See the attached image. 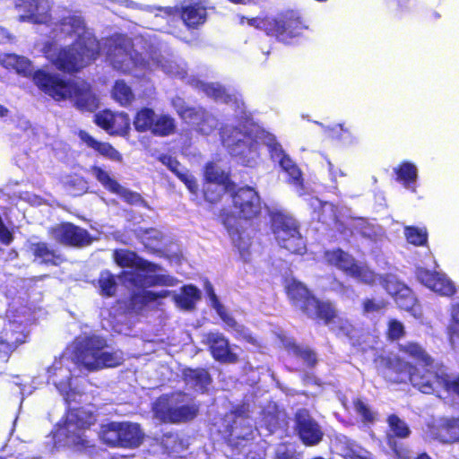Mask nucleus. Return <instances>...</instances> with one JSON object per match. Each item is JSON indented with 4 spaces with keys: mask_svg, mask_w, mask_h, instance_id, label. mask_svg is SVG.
I'll return each instance as SVG.
<instances>
[{
    "mask_svg": "<svg viewBox=\"0 0 459 459\" xmlns=\"http://www.w3.org/2000/svg\"><path fill=\"white\" fill-rule=\"evenodd\" d=\"M326 261L344 272L346 274L365 283H375L380 280L387 292L394 297L397 305L405 310L411 311L414 316H420V311L411 290L399 281L394 275H387L382 280L367 266L358 264L347 253L337 249L325 254Z\"/></svg>",
    "mask_w": 459,
    "mask_h": 459,
    "instance_id": "nucleus-3",
    "label": "nucleus"
},
{
    "mask_svg": "<svg viewBox=\"0 0 459 459\" xmlns=\"http://www.w3.org/2000/svg\"><path fill=\"white\" fill-rule=\"evenodd\" d=\"M244 20H247V23L251 26H255L260 30H263V27H262V22L264 21V18H251V19H248V18H245L244 16H242L240 18V22L241 23H244Z\"/></svg>",
    "mask_w": 459,
    "mask_h": 459,
    "instance_id": "nucleus-54",
    "label": "nucleus"
},
{
    "mask_svg": "<svg viewBox=\"0 0 459 459\" xmlns=\"http://www.w3.org/2000/svg\"><path fill=\"white\" fill-rule=\"evenodd\" d=\"M113 258L116 264L132 271L123 274L125 281L138 287L152 285H174L175 280L160 273V268L136 255L135 253L120 249L114 251Z\"/></svg>",
    "mask_w": 459,
    "mask_h": 459,
    "instance_id": "nucleus-7",
    "label": "nucleus"
},
{
    "mask_svg": "<svg viewBox=\"0 0 459 459\" xmlns=\"http://www.w3.org/2000/svg\"><path fill=\"white\" fill-rule=\"evenodd\" d=\"M397 180L401 182L403 186L411 192L416 191V182L418 178L417 167L408 161L403 162L395 169Z\"/></svg>",
    "mask_w": 459,
    "mask_h": 459,
    "instance_id": "nucleus-28",
    "label": "nucleus"
},
{
    "mask_svg": "<svg viewBox=\"0 0 459 459\" xmlns=\"http://www.w3.org/2000/svg\"><path fill=\"white\" fill-rule=\"evenodd\" d=\"M416 276L420 282L439 295L450 296L455 292L453 282L441 273L418 268Z\"/></svg>",
    "mask_w": 459,
    "mask_h": 459,
    "instance_id": "nucleus-16",
    "label": "nucleus"
},
{
    "mask_svg": "<svg viewBox=\"0 0 459 459\" xmlns=\"http://www.w3.org/2000/svg\"><path fill=\"white\" fill-rule=\"evenodd\" d=\"M153 413L162 422L177 423L192 420L197 408L190 403L187 395L178 393L160 397L153 405Z\"/></svg>",
    "mask_w": 459,
    "mask_h": 459,
    "instance_id": "nucleus-10",
    "label": "nucleus"
},
{
    "mask_svg": "<svg viewBox=\"0 0 459 459\" xmlns=\"http://www.w3.org/2000/svg\"><path fill=\"white\" fill-rule=\"evenodd\" d=\"M430 437L443 443L459 441V420L444 419L430 429Z\"/></svg>",
    "mask_w": 459,
    "mask_h": 459,
    "instance_id": "nucleus-25",
    "label": "nucleus"
},
{
    "mask_svg": "<svg viewBox=\"0 0 459 459\" xmlns=\"http://www.w3.org/2000/svg\"><path fill=\"white\" fill-rule=\"evenodd\" d=\"M91 173L96 179L108 190L122 196L128 203L134 204L140 201V196L137 194L132 193L121 186L109 174L100 167H92Z\"/></svg>",
    "mask_w": 459,
    "mask_h": 459,
    "instance_id": "nucleus-24",
    "label": "nucleus"
},
{
    "mask_svg": "<svg viewBox=\"0 0 459 459\" xmlns=\"http://www.w3.org/2000/svg\"><path fill=\"white\" fill-rule=\"evenodd\" d=\"M33 82L54 100H69L82 112L93 113L100 108V100L87 82L65 79L57 74L38 69L33 74Z\"/></svg>",
    "mask_w": 459,
    "mask_h": 459,
    "instance_id": "nucleus-4",
    "label": "nucleus"
},
{
    "mask_svg": "<svg viewBox=\"0 0 459 459\" xmlns=\"http://www.w3.org/2000/svg\"><path fill=\"white\" fill-rule=\"evenodd\" d=\"M275 459H299L296 457L292 452L289 450L281 451V448L277 451V455Z\"/></svg>",
    "mask_w": 459,
    "mask_h": 459,
    "instance_id": "nucleus-56",
    "label": "nucleus"
},
{
    "mask_svg": "<svg viewBox=\"0 0 459 459\" xmlns=\"http://www.w3.org/2000/svg\"><path fill=\"white\" fill-rule=\"evenodd\" d=\"M233 203L238 215L246 220L254 218L261 210L259 196L250 187L239 189L233 197Z\"/></svg>",
    "mask_w": 459,
    "mask_h": 459,
    "instance_id": "nucleus-15",
    "label": "nucleus"
},
{
    "mask_svg": "<svg viewBox=\"0 0 459 459\" xmlns=\"http://www.w3.org/2000/svg\"><path fill=\"white\" fill-rule=\"evenodd\" d=\"M345 459H372L371 455L354 443H350L343 451Z\"/></svg>",
    "mask_w": 459,
    "mask_h": 459,
    "instance_id": "nucleus-48",
    "label": "nucleus"
},
{
    "mask_svg": "<svg viewBox=\"0 0 459 459\" xmlns=\"http://www.w3.org/2000/svg\"><path fill=\"white\" fill-rule=\"evenodd\" d=\"M162 238V234L160 231L150 229L145 232V236L143 237V243L147 247H155L156 243H158Z\"/></svg>",
    "mask_w": 459,
    "mask_h": 459,
    "instance_id": "nucleus-50",
    "label": "nucleus"
},
{
    "mask_svg": "<svg viewBox=\"0 0 459 459\" xmlns=\"http://www.w3.org/2000/svg\"><path fill=\"white\" fill-rule=\"evenodd\" d=\"M206 292L210 299L211 306L216 310L221 320L224 322L228 331L232 332L236 338H242L248 342L255 343V340L248 333L247 329L239 325L230 315H229L225 307L220 304L217 297L210 284L206 286Z\"/></svg>",
    "mask_w": 459,
    "mask_h": 459,
    "instance_id": "nucleus-14",
    "label": "nucleus"
},
{
    "mask_svg": "<svg viewBox=\"0 0 459 459\" xmlns=\"http://www.w3.org/2000/svg\"><path fill=\"white\" fill-rule=\"evenodd\" d=\"M272 229L278 244L291 253L301 254L305 250V242L299 233L297 221L281 212L272 219Z\"/></svg>",
    "mask_w": 459,
    "mask_h": 459,
    "instance_id": "nucleus-12",
    "label": "nucleus"
},
{
    "mask_svg": "<svg viewBox=\"0 0 459 459\" xmlns=\"http://www.w3.org/2000/svg\"><path fill=\"white\" fill-rule=\"evenodd\" d=\"M45 57L59 71L76 73L98 58L100 47L95 39H82L75 44L61 48L56 41H48L42 49Z\"/></svg>",
    "mask_w": 459,
    "mask_h": 459,
    "instance_id": "nucleus-6",
    "label": "nucleus"
},
{
    "mask_svg": "<svg viewBox=\"0 0 459 459\" xmlns=\"http://www.w3.org/2000/svg\"><path fill=\"white\" fill-rule=\"evenodd\" d=\"M262 27L266 35L284 44H290L307 29L300 16L293 11H286L277 16L264 17Z\"/></svg>",
    "mask_w": 459,
    "mask_h": 459,
    "instance_id": "nucleus-8",
    "label": "nucleus"
},
{
    "mask_svg": "<svg viewBox=\"0 0 459 459\" xmlns=\"http://www.w3.org/2000/svg\"><path fill=\"white\" fill-rule=\"evenodd\" d=\"M123 352L111 351L104 339L97 336L77 339L72 347L48 368V381L53 384L66 402L75 396L74 385L80 364L89 371L119 366Z\"/></svg>",
    "mask_w": 459,
    "mask_h": 459,
    "instance_id": "nucleus-1",
    "label": "nucleus"
},
{
    "mask_svg": "<svg viewBox=\"0 0 459 459\" xmlns=\"http://www.w3.org/2000/svg\"><path fill=\"white\" fill-rule=\"evenodd\" d=\"M50 233L53 238L63 244L83 246L90 243L88 233L70 223L57 225L51 230Z\"/></svg>",
    "mask_w": 459,
    "mask_h": 459,
    "instance_id": "nucleus-18",
    "label": "nucleus"
},
{
    "mask_svg": "<svg viewBox=\"0 0 459 459\" xmlns=\"http://www.w3.org/2000/svg\"><path fill=\"white\" fill-rule=\"evenodd\" d=\"M99 285L101 294L106 296L114 295L117 289L115 278L109 272H103L100 273Z\"/></svg>",
    "mask_w": 459,
    "mask_h": 459,
    "instance_id": "nucleus-44",
    "label": "nucleus"
},
{
    "mask_svg": "<svg viewBox=\"0 0 459 459\" xmlns=\"http://www.w3.org/2000/svg\"><path fill=\"white\" fill-rule=\"evenodd\" d=\"M417 459H430L427 455H420Z\"/></svg>",
    "mask_w": 459,
    "mask_h": 459,
    "instance_id": "nucleus-64",
    "label": "nucleus"
},
{
    "mask_svg": "<svg viewBox=\"0 0 459 459\" xmlns=\"http://www.w3.org/2000/svg\"><path fill=\"white\" fill-rule=\"evenodd\" d=\"M355 225L356 227H359V231L364 237L375 241L379 239L384 234V230L381 227L368 223L361 219L355 221Z\"/></svg>",
    "mask_w": 459,
    "mask_h": 459,
    "instance_id": "nucleus-41",
    "label": "nucleus"
},
{
    "mask_svg": "<svg viewBox=\"0 0 459 459\" xmlns=\"http://www.w3.org/2000/svg\"><path fill=\"white\" fill-rule=\"evenodd\" d=\"M384 307H385V302H383V301H376L374 299H368L364 302V310H365V312H368V313L379 311Z\"/></svg>",
    "mask_w": 459,
    "mask_h": 459,
    "instance_id": "nucleus-53",
    "label": "nucleus"
},
{
    "mask_svg": "<svg viewBox=\"0 0 459 459\" xmlns=\"http://www.w3.org/2000/svg\"><path fill=\"white\" fill-rule=\"evenodd\" d=\"M120 439L122 447H136L140 445L143 433L137 424L121 422Z\"/></svg>",
    "mask_w": 459,
    "mask_h": 459,
    "instance_id": "nucleus-30",
    "label": "nucleus"
},
{
    "mask_svg": "<svg viewBox=\"0 0 459 459\" xmlns=\"http://www.w3.org/2000/svg\"><path fill=\"white\" fill-rule=\"evenodd\" d=\"M451 323L447 328L451 347L459 351V303L454 305L451 314Z\"/></svg>",
    "mask_w": 459,
    "mask_h": 459,
    "instance_id": "nucleus-37",
    "label": "nucleus"
},
{
    "mask_svg": "<svg viewBox=\"0 0 459 459\" xmlns=\"http://www.w3.org/2000/svg\"><path fill=\"white\" fill-rule=\"evenodd\" d=\"M297 425L299 437L306 445L313 446L321 441V428L306 411L297 413Z\"/></svg>",
    "mask_w": 459,
    "mask_h": 459,
    "instance_id": "nucleus-21",
    "label": "nucleus"
},
{
    "mask_svg": "<svg viewBox=\"0 0 459 459\" xmlns=\"http://www.w3.org/2000/svg\"><path fill=\"white\" fill-rule=\"evenodd\" d=\"M111 97L122 107H128L134 100L131 87L124 80L115 81L111 89Z\"/></svg>",
    "mask_w": 459,
    "mask_h": 459,
    "instance_id": "nucleus-32",
    "label": "nucleus"
},
{
    "mask_svg": "<svg viewBox=\"0 0 459 459\" xmlns=\"http://www.w3.org/2000/svg\"><path fill=\"white\" fill-rule=\"evenodd\" d=\"M169 291L161 290L160 292H154L152 290H142L139 293L133 297L132 302L134 308H141L143 305H146L158 299H163L169 295Z\"/></svg>",
    "mask_w": 459,
    "mask_h": 459,
    "instance_id": "nucleus-38",
    "label": "nucleus"
},
{
    "mask_svg": "<svg viewBox=\"0 0 459 459\" xmlns=\"http://www.w3.org/2000/svg\"><path fill=\"white\" fill-rule=\"evenodd\" d=\"M403 334V325L396 320H391L388 325V336L391 339H397Z\"/></svg>",
    "mask_w": 459,
    "mask_h": 459,
    "instance_id": "nucleus-51",
    "label": "nucleus"
},
{
    "mask_svg": "<svg viewBox=\"0 0 459 459\" xmlns=\"http://www.w3.org/2000/svg\"><path fill=\"white\" fill-rule=\"evenodd\" d=\"M388 444L395 455L400 459H407L410 456V451L407 448L398 446L396 442L394 440V438L389 436L388 437Z\"/></svg>",
    "mask_w": 459,
    "mask_h": 459,
    "instance_id": "nucleus-52",
    "label": "nucleus"
},
{
    "mask_svg": "<svg viewBox=\"0 0 459 459\" xmlns=\"http://www.w3.org/2000/svg\"><path fill=\"white\" fill-rule=\"evenodd\" d=\"M328 132L331 136L339 138L342 136L341 133L344 132V130L342 125H335L333 127L330 128Z\"/></svg>",
    "mask_w": 459,
    "mask_h": 459,
    "instance_id": "nucleus-57",
    "label": "nucleus"
},
{
    "mask_svg": "<svg viewBox=\"0 0 459 459\" xmlns=\"http://www.w3.org/2000/svg\"><path fill=\"white\" fill-rule=\"evenodd\" d=\"M206 341L216 360L224 363H235L238 361V354L235 351L234 347L229 345L228 340L222 334L211 333L207 334Z\"/></svg>",
    "mask_w": 459,
    "mask_h": 459,
    "instance_id": "nucleus-20",
    "label": "nucleus"
},
{
    "mask_svg": "<svg viewBox=\"0 0 459 459\" xmlns=\"http://www.w3.org/2000/svg\"><path fill=\"white\" fill-rule=\"evenodd\" d=\"M243 129L225 128L221 133L223 144L234 156H239L243 161L250 165L258 156L259 143L267 146L272 158L279 160L281 167L289 174L292 183L300 185L301 172L293 161L287 157L276 143L275 138L259 126L254 124L248 117H245Z\"/></svg>",
    "mask_w": 459,
    "mask_h": 459,
    "instance_id": "nucleus-2",
    "label": "nucleus"
},
{
    "mask_svg": "<svg viewBox=\"0 0 459 459\" xmlns=\"http://www.w3.org/2000/svg\"><path fill=\"white\" fill-rule=\"evenodd\" d=\"M31 250L37 259L41 263L56 264L59 257L56 256L54 251L50 250L45 243H36L31 245Z\"/></svg>",
    "mask_w": 459,
    "mask_h": 459,
    "instance_id": "nucleus-40",
    "label": "nucleus"
},
{
    "mask_svg": "<svg viewBox=\"0 0 459 459\" xmlns=\"http://www.w3.org/2000/svg\"><path fill=\"white\" fill-rule=\"evenodd\" d=\"M134 125L137 131H151L158 135L169 134L175 128L170 117H135Z\"/></svg>",
    "mask_w": 459,
    "mask_h": 459,
    "instance_id": "nucleus-19",
    "label": "nucleus"
},
{
    "mask_svg": "<svg viewBox=\"0 0 459 459\" xmlns=\"http://www.w3.org/2000/svg\"><path fill=\"white\" fill-rule=\"evenodd\" d=\"M200 291L196 287L186 285L181 289L180 293L174 294L173 299L178 307L191 309L200 299Z\"/></svg>",
    "mask_w": 459,
    "mask_h": 459,
    "instance_id": "nucleus-31",
    "label": "nucleus"
},
{
    "mask_svg": "<svg viewBox=\"0 0 459 459\" xmlns=\"http://www.w3.org/2000/svg\"><path fill=\"white\" fill-rule=\"evenodd\" d=\"M115 50H117L119 53H121L124 57L122 58L121 62H124L126 60V57L128 56V53L126 50L122 47H115Z\"/></svg>",
    "mask_w": 459,
    "mask_h": 459,
    "instance_id": "nucleus-60",
    "label": "nucleus"
},
{
    "mask_svg": "<svg viewBox=\"0 0 459 459\" xmlns=\"http://www.w3.org/2000/svg\"><path fill=\"white\" fill-rule=\"evenodd\" d=\"M184 375L186 385L197 391H204L210 383L209 375L204 369H187Z\"/></svg>",
    "mask_w": 459,
    "mask_h": 459,
    "instance_id": "nucleus-35",
    "label": "nucleus"
},
{
    "mask_svg": "<svg viewBox=\"0 0 459 459\" xmlns=\"http://www.w3.org/2000/svg\"><path fill=\"white\" fill-rule=\"evenodd\" d=\"M328 169H329V173L332 177L333 181H336L337 177L345 176V173L343 171H342L341 169H335L330 161L328 162Z\"/></svg>",
    "mask_w": 459,
    "mask_h": 459,
    "instance_id": "nucleus-55",
    "label": "nucleus"
},
{
    "mask_svg": "<svg viewBox=\"0 0 459 459\" xmlns=\"http://www.w3.org/2000/svg\"><path fill=\"white\" fill-rule=\"evenodd\" d=\"M15 7L26 12V14L22 16V21H30L34 23L41 22L37 13L38 0H16Z\"/></svg>",
    "mask_w": 459,
    "mask_h": 459,
    "instance_id": "nucleus-39",
    "label": "nucleus"
},
{
    "mask_svg": "<svg viewBox=\"0 0 459 459\" xmlns=\"http://www.w3.org/2000/svg\"><path fill=\"white\" fill-rule=\"evenodd\" d=\"M354 408L364 422H373L377 419V413L373 411L363 401H354Z\"/></svg>",
    "mask_w": 459,
    "mask_h": 459,
    "instance_id": "nucleus-47",
    "label": "nucleus"
},
{
    "mask_svg": "<svg viewBox=\"0 0 459 459\" xmlns=\"http://www.w3.org/2000/svg\"><path fill=\"white\" fill-rule=\"evenodd\" d=\"M229 232L233 244L238 249L241 257L247 260L249 255L251 240L246 232H240L238 229L230 228Z\"/></svg>",
    "mask_w": 459,
    "mask_h": 459,
    "instance_id": "nucleus-36",
    "label": "nucleus"
},
{
    "mask_svg": "<svg viewBox=\"0 0 459 459\" xmlns=\"http://www.w3.org/2000/svg\"><path fill=\"white\" fill-rule=\"evenodd\" d=\"M410 381L414 387L424 394L438 392L442 387L449 394L459 395V377L450 376L443 371L429 372L428 376H421L420 372L411 374Z\"/></svg>",
    "mask_w": 459,
    "mask_h": 459,
    "instance_id": "nucleus-13",
    "label": "nucleus"
},
{
    "mask_svg": "<svg viewBox=\"0 0 459 459\" xmlns=\"http://www.w3.org/2000/svg\"><path fill=\"white\" fill-rule=\"evenodd\" d=\"M388 423L390 430L394 436L398 437H407L410 434V430L406 423L401 420L398 417L392 415L388 418Z\"/></svg>",
    "mask_w": 459,
    "mask_h": 459,
    "instance_id": "nucleus-45",
    "label": "nucleus"
},
{
    "mask_svg": "<svg viewBox=\"0 0 459 459\" xmlns=\"http://www.w3.org/2000/svg\"><path fill=\"white\" fill-rule=\"evenodd\" d=\"M121 422H108L102 424L99 432L100 438L111 446H121L120 431Z\"/></svg>",
    "mask_w": 459,
    "mask_h": 459,
    "instance_id": "nucleus-33",
    "label": "nucleus"
},
{
    "mask_svg": "<svg viewBox=\"0 0 459 459\" xmlns=\"http://www.w3.org/2000/svg\"><path fill=\"white\" fill-rule=\"evenodd\" d=\"M26 337V333L20 324L9 322L0 333V352L9 354L20 344L25 342Z\"/></svg>",
    "mask_w": 459,
    "mask_h": 459,
    "instance_id": "nucleus-22",
    "label": "nucleus"
},
{
    "mask_svg": "<svg viewBox=\"0 0 459 459\" xmlns=\"http://www.w3.org/2000/svg\"><path fill=\"white\" fill-rule=\"evenodd\" d=\"M404 234L407 241L415 246L424 245L427 242L428 235L424 229L406 227Z\"/></svg>",
    "mask_w": 459,
    "mask_h": 459,
    "instance_id": "nucleus-43",
    "label": "nucleus"
},
{
    "mask_svg": "<svg viewBox=\"0 0 459 459\" xmlns=\"http://www.w3.org/2000/svg\"><path fill=\"white\" fill-rule=\"evenodd\" d=\"M160 161L162 164L167 166L172 172H174L178 178L185 183L186 187L189 189L191 193H196L198 189L197 183L195 178L192 175H189L187 172H184L180 169V164L178 160L173 159L171 156L164 155L160 157Z\"/></svg>",
    "mask_w": 459,
    "mask_h": 459,
    "instance_id": "nucleus-29",
    "label": "nucleus"
},
{
    "mask_svg": "<svg viewBox=\"0 0 459 459\" xmlns=\"http://www.w3.org/2000/svg\"><path fill=\"white\" fill-rule=\"evenodd\" d=\"M135 115H155L152 108H143L137 110Z\"/></svg>",
    "mask_w": 459,
    "mask_h": 459,
    "instance_id": "nucleus-58",
    "label": "nucleus"
},
{
    "mask_svg": "<svg viewBox=\"0 0 459 459\" xmlns=\"http://www.w3.org/2000/svg\"><path fill=\"white\" fill-rule=\"evenodd\" d=\"M166 13L169 15L179 13L183 23L188 29H196L198 26L204 24L206 21L207 14L205 7L198 3L182 6L180 10L168 8Z\"/></svg>",
    "mask_w": 459,
    "mask_h": 459,
    "instance_id": "nucleus-23",
    "label": "nucleus"
},
{
    "mask_svg": "<svg viewBox=\"0 0 459 459\" xmlns=\"http://www.w3.org/2000/svg\"><path fill=\"white\" fill-rule=\"evenodd\" d=\"M95 123L110 134H126L129 123L127 117H95Z\"/></svg>",
    "mask_w": 459,
    "mask_h": 459,
    "instance_id": "nucleus-27",
    "label": "nucleus"
},
{
    "mask_svg": "<svg viewBox=\"0 0 459 459\" xmlns=\"http://www.w3.org/2000/svg\"><path fill=\"white\" fill-rule=\"evenodd\" d=\"M401 351L411 359L422 363L420 368H412L407 362L398 359L392 363L391 368L385 373V377L392 382H404L410 380L411 374L420 372L421 376H428L429 372H433L431 368L432 359L426 351L415 342H408L401 346Z\"/></svg>",
    "mask_w": 459,
    "mask_h": 459,
    "instance_id": "nucleus-9",
    "label": "nucleus"
},
{
    "mask_svg": "<svg viewBox=\"0 0 459 459\" xmlns=\"http://www.w3.org/2000/svg\"><path fill=\"white\" fill-rule=\"evenodd\" d=\"M310 205L315 210V212L316 209H319L318 220L325 223H337L339 221L336 210L331 203H323L319 199L313 197L310 199Z\"/></svg>",
    "mask_w": 459,
    "mask_h": 459,
    "instance_id": "nucleus-34",
    "label": "nucleus"
},
{
    "mask_svg": "<svg viewBox=\"0 0 459 459\" xmlns=\"http://www.w3.org/2000/svg\"><path fill=\"white\" fill-rule=\"evenodd\" d=\"M204 91L207 96L215 100H226L229 97L224 87L213 83L205 84Z\"/></svg>",
    "mask_w": 459,
    "mask_h": 459,
    "instance_id": "nucleus-49",
    "label": "nucleus"
},
{
    "mask_svg": "<svg viewBox=\"0 0 459 459\" xmlns=\"http://www.w3.org/2000/svg\"><path fill=\"white\" fill-rule=\"evenodd\" d=\"M204 176L211 184L205 189V198L210 202H215L228 187V175L215 164L209 163L205 167Z\"/></svg>",
    "mask_w": 459,
    "mask_h": 459,
    "instance_id": "nucleus-17",
    "label": "nucleus"
},
{
    "mask_svg": "<svg viewBox=\"0 0 459 459\" xmlns=\"http://www.w3.org/2000/svg\"><path fill=\"white\" fill-rule=\"evenodd\" d=\"M308 359H309V362H311V363L315 362V360H316L315 355L309 352L308 353Z\"/></svg>",
    "mask_w": 459,
    "mask_h": 459,
    "instance_id": "nucleus-63",
    "label": "nucleus"
},
{
    "mask_svg": "<svg viewBox=\"0 0 459 459\" xmlns=\"http://www.w3.org/2000/svg\"><path fill=\"white\" fill-rule=\"evenodd\" d=\"M64 183L74 195H80L87 188L86 181L79 176H69Z\"/></svg>",
    "mask_w": 459,
    "mask_h": 459,
    "instance_id": "nucleus-46",
    "label": "nucleus"
},
{
    "mask_svg": "<svg viewBox=\"0 0 459 459\" xmlns=\"http://www.w3.org/2000/svg\"><path fill=\"white\" fill-rule=\"evenodd\" d=\"M79 136L87 146L92 148L107 159L113 161L122 160V155L109 143L98 142L84 131H81Z\"/></svg>",
    "mask_w": 459,
    "mask_h": 459,
    "instance_id": "nucleus-26",
    "label": "nucleus"
},
{
    "mask_svg": "<svg viewBox=\"0 0 459 459\" xmlns=\"http://www.w3.org/2000/svg\"><path fill=\"white\" fill-rule=\"evenodd\" d=\"M8 112V109L0 104V115H6Z\"/></svg>",
    "mask_w": 459,
    "mask_h": 459,
    "instance_id": "nucleus-61",
    "label": "nucleus"
},
{
    "mask_svg": "<svg viewBox=\"0 0 459 459\" xmlns=\"http://www.w3.org/2000/svg\"><path fill=\"white\" fill-rule=\"evenodd\" d=\"M96 421L95 416L83 408L71 409L62 426L53 433L54 446L67 447L82 455L93 459L97 446L88 430Z\"/></svg>",
    "mask_w": 459,
    "mask_h": 459,
    "instance_id": "nucleus-5",
    "label": "nucleus"
},
{
    "mask_svg": "<svg viewBox=\"0 0 459 459\" xmlns=\"http://www.w3.org/2000/svg\"><path fill=\"white\" fill-rule=\"evenodd\" d=\"M287 293L295 306L304 310L310 317L320 318L328 323L335 316L334 307L329 302H320L310 296L307 289L299 281L291 280L288 282Z\"/></svg>",
    "mask_w": 459,
    "mask_h": 459,
    "instance_id": "nucleus-11",
    "label": "nucleus"
},
{
    "mask_svg": "<svg viewBox=\"0 0 459 459\" xmlns=\"http://www.w3.org/2000/svg\"><path fill=\"white\" fill-rule=\"evenodd\" d=\"M96 115H108V116H111V115H126V113H125V112L114 113V112H112L109 109H103L101 112H99Z\"/></svg>",
    "mask_w": 459,
    "mask_h": 459,
    "instance_id": "nucleus-59",
    "label": "nucleus"
},
{
    "mask_svg": "<svg viewBox=\"0 0 459 459\" xmlns=\"http://www.w3.org/2000/svg\"><path fill=\"white\" fill-rule=\"evenodd\" d=\"M205 123L212 125L214 123V117H207V119H205Z\"/></svg>",
    "mask_w": 459,
    "mask_h": 459,
    "instance_id": "nucleus-62",
    "label": "nucleus"
},
{
    "mask_svg": "<svg viewBox=\"0 0 459 459\" xmlns=\"http://www.w3.org/2000/svg\"><path fill=\"white\" fill-rule=\"evenodd\" d=\"M10 57L12 59V65L13 68L17 71L18 74H21L24 76H31L33 79V74L36 71H33L32 64L28 58L16 55H13Z\"/></svg>",
    "mask_w": 459,
    "mask_h": 459,
    "instance_id": "nucleus-42",
    "label": "nucleus"
}]
</instances>
